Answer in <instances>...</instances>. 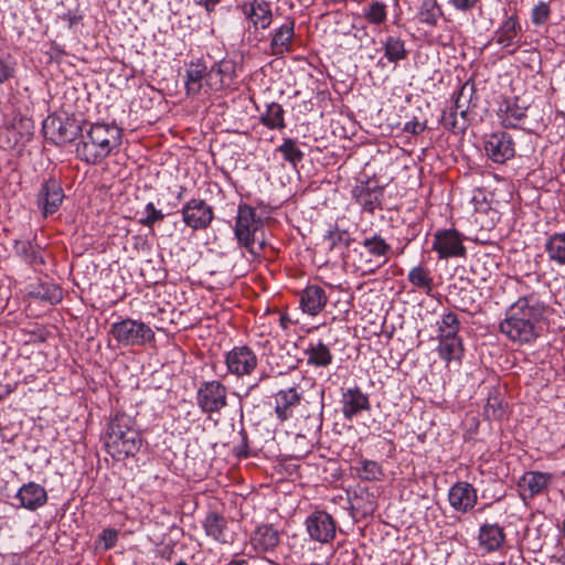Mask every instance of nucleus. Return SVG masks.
I'll return each instance as SVG.
<instances>
[{
  "label": "nucleus",
  "instance_id": "1",
  "mask_svg": "<svg viewBox=\"0 0 565 565\" xmlns=\"http://www.w3.org/2000/svg\"><path fill=\"white\" fill-rule=\"evenodd\" d=\"M546 306L535 294L520 297L505 312L500 322V331L510 340L519 343H532L540 335L537 323Z\"/></svg>",
  "mask_w": 565,
  "mask_h": 565
},
{
  "label": "nucleus",
  "instance_id": "2",
  "mask_svg": "<svg viewBox=\"0 0 565 565\" xmlns=\"http://www.w3.org/2000/svg\"><path fill=\"white\" fill-rule=\"evenodd\" d=\"M83 127L81 139L76 143L78 160L89 166L102 163L122 142V130L115 124L94 122Z\"/></svg>",
  "mask_w": 565,
  "mask_h": 565
},
{
  "label": "nucleus",
  "instance_id": "3",
  "mask_svg": "<svg viewBox=\"0 0 565 565\" xmlns=\"http://www.w3.org/2000/svg\"><path fill=\"white\" fill-rule=\"evenodd\" d=\"M142 445L141 434L131 416L116 414L109 422L105 436V448L116 460L134 457Z\"/></svg>",
  "mask_w": 565,
  "mask_h": 565
},
{
  "label": "nucleus",
  "instance_id": "4",
  "mask_svg": "<svg viewBox=\"0 0 565 565\" xmlns=\"http://www.w3.org/2000/svg\"><path fill=\"white\" fill-rule=\"evenodd\" d=\"M260 226L262 220L256 215L255 209L241 203L237 207L234 234L239 246L245 247L254 256L258 255L264 247V243L260 242L256 248V233Z\"/></svg>",
  "mask_w": 565,
  "mask_h": 565
},
{
  "label": "nucleus",
  "instance_id": "5",
  "mask_svg": "<svg viewBox=\"0 0 565 565\" xmlns=\"http://www.w3.org/2000/svg\"><path fill=\"white\" fill-rule=\"evenodd\" d=\"M109 334L124 347H141L152 342L156 337L147 323L131 318L111 323Z\"/></svg>",
  "mask_w": 565,
  "mask_h": 565
},
{
  "label": "nucleus",
  "instance_id": "6",
  "mask_svg": "<svg viewBox=\"0 0 565 565\" xmlns=\"http://www.w3.org/2000/svg\"><path fill=\"white\" fill-rule=\"evenodd\" d=\"M196 404L204 414L218 413L227 405V390L218 381L203 382L196 393Z\"/></svg>",
  "mask_w": 565,
  "mask_h": 565
},
{
  "label": "nucleus",
  "instance_id": "7",
  "mask_svg": "<svg viewBox=\"0 0 565 565\" xmlns=\"http://www.w3.org/2000/svg\"><path fill=\"white\" fill-rule=\"evenodd\" d=\"M309 537L318 543H331L337 534V522L331 514L323 510L311 512L305 522Z\"/></svg>",
  "mask_w": 565,
  "mask_h": 565
},
{
  "label": "nucleus",
  "instance_id": "8",
  "mask_svg": "<svg viewBox=\"0 0 565 565\" xmlns=\"http://www.w3.org/2000/svg\"><path fill=\"white\" fill-rule=\"evenodd\" d=\"M183 223L193 231L206 230L213 218V206L202 199L189 200L181 210Z\"/></svg>",
  "mask_w": 565,
  "mask_h": 565
},
{
  "label": "nucleus",
  "instance_id": "9",
  "mask_svg": "<svg viewBox=\"0 0 565 565\" xmlns=\"http://www.w3.org/2000/svg\"><path fill=\"white\" fill-rule=\"evenodd\" d=\"M64 190L57 179L44 180L36 195V205L44 217L56 213L64 201Z\"/></svg>",
  "mask_w": 565,
  "mask_h": 565
},
{
  "label": "nucleus",
  "instance_id": "10",
  "mask_svg": "<svg viewBox=\"0 0 565 565\" xmlns=\"http://www.w3.org/2000/svg\"><path fill=\"white\" fill-rule=\"evenodd\" d=\"M227 371L236 376L250 375L258 364L256 353L247 345L234 347L225 355Z\"/></svg>",
  "mask_w": 565,
  "mask_h": 565
},
{
  "label": "nucleus",
  "instance_id": "11",
  "mask_svg": "<svg viewBox=\"0 0 565 565\" xmlns=\"http://www.w3.org/2000/svg\"><path fill=\"white\" fill-rule=\"evenodd\" d=\"M433 249L438 253L440 259L465 257L467 254L462 237L456 230L436 232L433 241Z\"/></svg>",
  "mask_w": 565,
  "mask_h": 565
},
{
  "label": "nucleus",
  "instance_id": "12",
  "mask_svg": "<svg viewBox=\"0 0 565 565\" xmlns=\"http://www.w3.org/2000/svg\"><path fill=\"white\" fill-rule=\"evenodd\" d=\"M84 125L74 118L62 119L49 117L43 125L46 134H51L56 142H72L81 136Z\"/></svg>",
  "mask_w": 565,
  "mask_h": 565
},
{
  "label": "nucleus",
  "instance_id": "13",
  "mask_svg": "<svg viewBox=\"0 0 565 565\" xmlns=\"http://www.w3.org/2000/svg\"><path fill=\"white\" fill-rule=\"evenodd\" d=\"M484 150L487 156L495 163H504L515 154L514 141L505 131L490 135L484 142Z\"/></svg>",
  "mask_w": 565,
  "mask_h": 565
},
{
  "label": "nucleus",
  "instance_id": "14",
  "mask_svg": "<svg viewBox=\"0 0 565 565\" xmlns=\"http://www.w3.org/2000/svg\"><path fill=\"white\" fill-rule=\"evenodd\" d=\"M341 413L347 420H352L361 412H369L371 403L369 395L355 385L342 390L341 394Z\"/></svg>",
  "mask_w": 565,
  "mask_h": 565
},
{
  "label": "nucleus",
  "instance_id": "15",
  "mask_svg": "<svg viewBox=\"0 0 565 565\" xmlns=\"http://www.w3.org/2000/svg\"><path fill=\"white\" fill-rule=\"evenodd\" d=\"M205 534L222 545H231L234 542V533L230 530L227 519L216 512L209 511L202 522Z\"/></svg>",
  "mask_w": 565,
  "mask_h": 565
},
{
  "label": "nucleus",
  "instance_id": "16",
  "mask_svg": "<svg viewBox=\"0 0 565 565\" xmlns=\"http://www.w3.org/2000/svg\"><path fill=\"white\" fill-rule=\"evenodd\" d=\"M478 494L475 487L467 481H458L448 491L450 507L460 513L471 511L477 504Z\"/></svg>",
  "mask_w": 565,
  "mask_h": 565
},
{
  "label": "nucleus",
  "instance_id": "17",
  "mask_svg": "<svg viewBox=\"0 0 565 565\" xmlns=\"http://www.w3.org/2000/svg\"><path fill=\"white\" fill-rule=\"evenodd\" d=\"M522 36V26L516 15L507 17L500 24L492 38L501 47L509 49V54H514L520 49V39Z\"/></svg>",
  "mask_w": 565,
  "mask_h": 565
},
{
  "label": "nucleus",
  "instance_id": "18",
  "mask_svg": "<svg viewBox=\"0 0 565 565\" xmlns=\"http://www.w3.org/2000/svg\"><path fill=\"white\" fill-rule=\"evenodd\" d=\"M361 244L366 249L367 254L377 260L376 264H374L372 259L365 260V271L374 274L377 268L386 264L388 254L392 252V247L379 234L365 237Z\"/></svg>",
  "mask_w": 565,
  "mask_h": 565
},
{
  "label": "nucleus",
  "instance_id": "19",
  "mask_svg": "<svg viewBox=\"0 0 565 565\" xmlns=\"http://www.w3.org/2000/svg\"><path fill=\"white\" fill-rule=\"evenodd\" d=\"M553 480L554 476L550 472L526 471L518 483L521 489V497L526 500L542 494L547 490Z\"/></svg>",
  "mask_w": 565,
  "mask_h": 565
},
{
  "label": "nucleus",
  "instance_id": "20",
  "mask_svg": "<svg viewBox=\"0 0 565 565\" xmlns=\"http://www.w3.org/2000/svg\"><path fill=\"white\" fill-rule=\"evenodd\" d=\"M242 10L255 30H266L273 22V12L269 1L253 0L248 4H244Z\"/></svg>",
  "mask_w": 565,
  "mask_h": 565
},
{
  "label": "nucleus",
  "instance_id": "21",
  "mask_svg": "<svg viewBox=\"0 0 565 565\" xmlns=\"http://www.w3.org/2000/svg\"><path fill=\"white\" fill-rule=\"evenodd\" d=\"M249 542L256 553L273 552L280 543V533L271 524H262L252 533Z\"/></svg>",
  "mask_w": 565,
  "mask_h": 565
},
{
  "label": "nucleus",
  "instance_id": "22",
  "mask_svg": "<svg viewBox=\"0 0 565 565\" xmlns=\"http://www.w3.org/2000/svg\"><path fill=\"white\" fill-rule=\"evenodd\" d=\"M270 35V50L273 55L282 56L291 52L295 39V20H288L279 28L274 29Z\"/></svg>",
  "mask_w": 565,
  "mask_h": 565
},
{
  "label": "nucleus",
  "instance_id": "23",
  "mask_svg": "<svg viewBox=\"0 0 565 565\" xmlns=\"http://www.w3.org/2000/svg\"><path fill=\"white\" fill-rule=\"evenodd\" d=\"M328 301L326 291L318 285L307 286L300 295V307L303 312L316 316L326 307Z\"/></svg>",
  "mask_w": 565,
  "mask_h": 565
},
{
  "label": "nucleus",
  "instance_id": "24",
  "mask_svg": "<svg viewBox=\"0 0 565 565\" xmlns=\"http://www.w3.org/2000/svg\"><path fill=\"white\" fill-rule=\"evenodd\" d=\"M17 499L20 501L21 507L34 511L46 503L47 493L42 486L29 482L19 489Z\"/></svg>",
  "mask_w": 565,
  "mask_h": 565
},
{
  "label": "nucleus",
  "instance_id": "25",
  "mask_svg": "<svg viewBox=\"0 0 565 565\" xmlns=\"http://www.w3.org/2000/svg\"><path fill=\"white\" fill-rule=\"evenodd\" d=\"M235 75V64L232 61H220L215 63L206 74V84L215 90L230 85Z\"/></svg>",
  "mask_w": 565,
  "mask_h": 565
},
{
  "label": "nucleus",
  "instance_id": "26",
  "mask_svg": "<svg viewBox=\"0 0 565 565\" xmlns=\"http://www.w3.org/2000/svg\"><path fill=\"white\" fill-rule=\"evenodd\" d=\"M479 544L488 553L499 551L505 543L504 529L499 524H483L479 530Z\"/></svg>",
  "mask_w": 565,
  "mask_h": 565
},
{
  "label": "nucleus",
  "instance_id": "27",
  "mask_svg": "<svg viewBox=\"0 0 565 565\" xmlns=\"http://www.w3.org/2000/svg\"><path fill=\"white\" fill-rule=\"evenodd\" d=\"M301 395L296 388L281 390L275 397V414L280 422H285L292 416V408L299 405Z\"/></svg>",
  "mask_w": 565,
  "mask_h": 565
},
{
  "label": "nucleus",
  "instance_id": "28",
  "mask_svg": "<svg viewBox=\"0 0 565 565\" xmlns=\"http://www.w3.org/2000/svg\"><path fill=\"white\" fill-rule=\"evenodd\" d=\"M438 339V354L447 363L460 361L463 355V344L459 335H444Z\"/></svg>",
  "mask_w": 565,
  "mask_h": 565
},
{
  "label": "nucleus",
  "instance_id": "29",
  "mask_svg": "<svg viewBox=\"0 0 565 565\" xmlns=\"http://www.w3.org/2000/svg\"><path fill=\"white\" fill-rule=\"evenodd\" d=\"M307 364L313 367H328L333 361L330 348L322 341L310 342L305 350Z\"/></svg>",
  "mask_w": 565,
  "mask_h": 565
},
{
  "label": "nucleus",
  "instance_id": "30",
  "mask_svg": "<svg viewBox=\"0 0 565 565\" xmlns=\"http://www.w3.org/2000/svg\"><path fill=\"white\" fill-rule=\"evenodd\" d=\"M382 49L384 51V58L394 65L406 60L408 55L405 41L401 36L394 34L387 35L382 41Z\"/></svg>",
  "mask_w": 565,
  "mask_h": 565
},
{
  "label": "nucleus",
  "instance_id": "31",
  "mask_svg": "<svg viewBox=\"0 0 565 565\" xmlns=\"http://www.w3.org/2000/svg\"><path fill=\"white\" fill-rule=\"evenodd\" d=\"M259 121L268 129L282 130L286 127L282 106L278 103L267 104L265 113L259 117Z\"/></svg>",
  "mask_w": 565,
  "mask_h": 565
},
{
  "label": "nucleus",
  "instance_id": "32",
  "mask_svg": "<svg viewBox=\"0 0 565 565\" xmlns=\"http://www.w3.org/2000/svg\"><path fill=\"white\" fill-rule=\"evenodd\" d=\"M382 188L363 185L358 189L355 194L356 202L363 207V210L373 213L376 207L381 206Z\"/></svg>",
  "mask_w": 565,
  "mask_h": 565
},
{
  "label": "nucleus",
  "instance_id": "33",
  "mask_svg": "<svg viewBox=\"0 0 565 565\" xmlns=\"http://www.w3.org/2000/svg\"><path fill=\"white\" fill-rule=\"evenodd\" d=\"M443 17V10L437 0H423L418 8L417 20L428 26H436Z\"/></svg>",
  "mask_w": 565,
  "mask_h": 565
},
{
  "label": "nucleus",
  "instance_id": "34",
  "mask_svg": "<svg viewBox=\"0 0 565 565\" xmlns=\"http://www.w3.org/2000/svg\"><path fill=\"white\" fill-rule=\"evenodd\" d=\"M206 66L192 63L186 70L185 89L188 95L195 96L201 92L203 78L206 76Z\"/></svg>",
  "mask_w": 565,
  "mask_h": 565
},
{
  "label": "nucleus",
  "instance_id": "35",
  "mask_svg": "<svg viewBox=\"0 0 565 565\" xmlns=\"http://www.w3.org/2000/svg\"><path fill=\"white\" fill-rule=\"evenodd\" d=\"M526 108L519 106L515 102L504 100L499 108V114L505 127H516V122L525 118Z\"/></svg>",
  "mask_w": 565,
  "mask_h": 565
},
{
  "label": "nucleus",
  "instance_id": "36",
  "mask_svg": "<svg viewBox=\"0 0 565 565\" xmlns=\"http://www.w3.org/2000/svg\"><path fill=\"white\" fill-rule=\"evenodd\" d=\"M407 279L414 287L426 295H430L434 282L428 268L420 265L413 267L407 275Z\"/></svg>",
  "mask_w": 565,
  "mask_h": 565
},
{
  "label": "nucleus",
  "instance_id": "37",
  "mask_svg": "<svg viewBox=\"0 0 565 565\" xmlns=\"http://www.w3.org/2000/svg\"><path fill=\"white\" fill-rule=\"evenodd\" d=\"M14 249L28 264L35 265L44 263L41 255V246L33 241H15Z\"/></svg>",
  "mask_w": 565,
  "mask_h": 565
},
{
  "label": "nucleus",
  "instance_id": "38",
  "mask_svg": "<svg viewBox=\"0 0 565 565\" xmlns=\"http://www.w3.org/2000/svg\"><path fill=\"white\" fill-rule=\"evenodd\" d=\"M545 250L548 258L559 265L565 264V232L555 233L547 239Z\"/></svg>",
  "mask_w": 565,
  "mask_h": 565
},
{
  "label": "nucleus",
  "instance_id": "39",
  "mask_svg": "<svg viewBox=\"0 0 565 565\" xmlns=\"http://www.w3.org/2000/svg\"><path fill=\"white\" fill-rule=\"evenodd\" d=\"M363 17L374 25H381L387 20V6L381 1H371L363 8Z\"/></svg>",
  "mask_w": 565,
  "mask_h": 565
},
{
  "label": "nucleus",
  "instance_id": "40",
  "mask_svg": "<svg viewBox=\"0 0 565 565\" xmlns=\"http://www.w3.org/2000/svg\"><path fill=\"white\" fill-rule=\"evenodd\" d=\"M440 122L444 128L454 134H462L469 126L468 119H460L457 109H446L443 111Z\"/></svg>",
  "mask_w": 565,
  "mask_h": 565
},
{
  "label": "nucleus",
  "instance_id": "41",
  "mask_svg": "<svg viewBox=\"0 0 565 565\" xmlns=\"http://www.w3.org/2000/svg\"><path fill=\"white\" fill-rule=\"evenodd\" d=\"M356 471L359 478L364 481H379L384 475L382 466L369 459H362Z\"/></svg>",
  "mask_w": 565,
  "mask_h": 565
},
{
  "label": "nucleus",
  "instance_id": "42",
  "mask_svg": "<svg viewBox=\"0 0 565 565\" xmlns=\"http://www.w3.org/2000/svg\"><path fill=\"white\" fill-rule=\"evenodd\" d=\"M277 151L282 154V158L297 167L303 160L305 153L298 148L296 141L291 138L284 139L282 143L277 148Z\"/></svg>",
  "mask_w": 565,
  "mask_h": 565
},
{
  "label": "nucleus",
  "instance_id": "43",
  "mask_svg": "<svg viewBox=\"0 0 565 565\" xmlns=\"http://www.w3.org/2000/svg\"><path fill=\"white\" fill-rule=\"evenodd\" d=\"M438 324V334L437 337L444 335H458L460 329V321L456 313L447 312L444 313L441 320L437 322Z\"/></svg>",
  "mask_w": 565,
  "mask_h": 565
},
{
  "label": "nucleus",
  "instance_id": "44",
  "mask_svg": "<svg viewBox=\"0 0 565 565\" xmlns=\"http://www.w3.org/2000/svg\"><path fill=\"white\" fill-rule=\"evenodd\" d=\"M324 241L329 244V249H334L339 244H344L345 247H349L352 239L349 236L347 231H341L339 228H334L329 231L324 235Z\"/></svg>",
  "mask_w": 565,
  "mask_h": 565
},
{
  "label": "nucleus",
  "instance_id": "45",
  "mask_svg": "<svg viewBox=\"0 0 565 565\" xmlns=\"http://www.w3.org/2000/svg\"><path fill=\"white\" fill-rule=\"evenodd\" d=\"M145 212L147 215L139 221L143 226L152 227L156 223L161 222L164 218L162 211L156 209L152 202H149L146 205Z\"/></svg>",
  "mask_w": 565,
  "mask_h": 565
},
{
  "label": "nucleus",
  "instance_id": "46",
  "mask_svg": "<svg viewBox=\"0 0 565 565\" xmlns=\"http://www.w3.org/2000/svg\"><path fill=\"white\" fill-rule=\"evenodd\" d=\"M551 14V9L547 2L541 1L533 9L531 14L532 23L535 25L544 24Z\"/></svg>",
  "mask_w": 565,
  "mask_h": 565
},
{
  "label": "nucleus",
  "instance_id": "47",
  "mask_svg": "<svg viewBox=\"0 0 565 565\" xmlns=\"http://www.w3.org/2000/svg\"><path fill=\"white\" fill-rule=\"evenodd\" d=\"M15 75V63L10 58H0V84H3Z\"/></svg>",
  "mask_w": 565,
  "mask_h": 565
},
{
  "label": "nucleus",
  "instance_id": "48",
  "mask_svg": "<svg viewBox=\"0 0 565 565\" xmlns=\"http://www.w3.org/2000/svg\"><path fill=\"white\" fill-rule=\"evenodd\" d=\"M486 413L488 416L493 418H500L503 416L504 411L501 406V399L497 395L488 397Z\"/></svg>",
  "mask_w": 565,
  "mask_h": 565
},
{
  "label": "nucleus",
  "instance_id": "49",
  "mask_svg": "<svg viewBox=\"0 0 565 565\" xmlns=\"http://www.w3.org/2000/svg\"><path fill=\"white\" fill-rule=\"evenodd\" d=\"M58 18L66 22L70 30H73L83 20V15L78 12V10H67L63 14L58 15Z\"/></svg>",
  "mask_w": 565,
  "mask_h": 565
},
{
  "label": "nucleus",
  "instance_id": "50",
  "mask_svg": "<svg viewBox=\"0 0 565 565\" xmlns=\"http://www.w3.org/2000/svg\"><path fill=\"white\" fill-rule=\"evenodd\" d=\"M118 540V532L115 529H105L100 535L99 541L104 543L105 550L114 547Z\"/></svg>",
  "mask_w": 565,
  "mask_h": 565
},
{
  "label": "nucleus",
  "instance_id": "51",
  "mask_svg": "<svg viewBox=\"0 0 565 565\" xmlns=\"http://www.w3.org/2000/svg\"><path fill=\"white\" fill-rule=\"evenodd\" d=\"M42 298L49 300L51 303H57L63 298L62 289L56 286H51L46 288Z\"/></svg>",
  "mask_w": 565,
  "mask_h": 565
},
{
  "label": "nucleus",
  "instance_id": "52",
  "mask_svg": "<svg viewBox=\"0 0 565 565\" xmlns=\"http://www.w3.org/2000/svg\"><path fill=\"white\" fill-rule=\"evenodd\" d=\"M479 0H449V3L459 11H469L473 9Z\"/></svg>",
  "mask_w": 565,
  "mask_h": 565
},
{
  "label": "nucleus",
  "instance_id": "53",
  "mask_svg": "<svg viewBox=\"0 0 565 565\" xmlns=\"http://www.w3.org/2000/svg\"><path fill=\"white\" fill-rule=\"evenodd\" d=\"M425 128L426 125L424 122H419L418 120H411L405 124L403 130L413 135H418L423 132Z\"/></svg>",
  "mask_w": 565,
  "mask_h": 565
},
{
  "label": "nucleus",
  "instance_id": "54",
  "mask_svg": "<svg viewBox=\"0 0 565 565\" xmlns=\"http://www.w3.org/2000/svg\"><path fill=\"white\" fill-rule=\"evenodd\" d=\"M221 0H198L196 4L203 7L209 13L214 11Z\"/></svg>",
  "mask_w": 565,
  "mask_h": 565
},
{
  "label": "nucleus",
  "instance_id": "55",
  "mask_svg": "<svg viewBox=\"0 0 565 565\" xmlns=\"http://www.w3.org/2000/svg\"><path fill=\"white\" fill-rule=\"evenodd\" d=\"M462 95H463V87L457 93V96H456L454 105H451L449 107L450 109H457V111H458V110H460L462 108L468 107L465 103L461 102Z\"/></svg>",
  "mask_w": 565,
  "mask_h": 565
},
{
  "label": "nucleus",
  "instance_id": "56",
  "mask_svg": "<svg viewBox=\"0 0 565 565\" xmlns=\"http://www.w3.org/2000/svg\"><path fill=\"white\" fill-rule=\"evenodd\" d=\"M473 305V300L471 297L469 299H466L465 297L461 299L460 305H457L456 307L461 311H469L470 306Z\"/></svg>",
  "mask_w": 565,
  "mask_h": 565
},
{
  "label": "nucleus",
  "instance_id": "57",
  "mask_svg": "<svg viewBox=\"0 0 565 565\" xmlns=\"http://www.w3.org/2000/svg\"><path fill=\"white\" fill-rule=\"evenodd\" d=\"M267 377H268V374H267L266 372H264V373L262 374V376L259 377V380H258L256 383L252 384V385L248 387V392H250V391L255 390L256 387H258L259 383H260L262 381L266 380Z\"/></svg>",
  "mask_w": 565,
  "mask_h": 565
},
{
  "label": "nucleus",
  "instance_id": "58",
  "mask_svg": "<svg viewBox=\"0 0 565 565\" xmlns=\"http://www.w3.org/2000/svg\"><path fill=\"white\" fill-rule=\"evenodd\" d=\"M172 555H173V550L172 548H164L161 552V556L167 558V559H171Z\"/></svg>",
  "mask_w": 565,
  "mask_h": 565
},
{
  "label": "nucleus",
  "instance_id": "59",
  "mask_svg": "<svg viewBox=\"0 0 565 565\" xmlns=\"http://www.w3.org/2000/svg\"><path fill=\"white\" fill-rule=\"evenodd\" d=\"M458 117L460 119H468V107L458 110Z\"/></svg>",
  "mask_w": 565,
  "mask_h": 565
},
{
  "label": "nucleus",
  "instance_id": "60",
  "mask_svg": "<svg viewBox=\"0 0 565 565\" xmlns=\"http://www.w3.org/2000/svg\"><path fill=\"white\" fill-rule=\"evenodd\" d=\"M184 191H185V188L180 186V191H179V193H178V195H177L178 200H181V199H182V196H183V192H184Z\"/></svg>",
  "mask_w": 565,
  "mask_h": 565
},
{
  "label": "nucleus",
  "instance_id": "61",
  "mask_svg": "<svg viewBox=\"0 0 565 565\" xmlns=\"http://www.w3.org/2000/svg\"><path fill=\"white\" fill-rule=\"evenodd\" d=\"M174 565H189L185 561L180 559Z\"/></svg>",
  "mask_w": 565,
  "mask_h": 565
},
{
  "label": "nucleus",
  "instance_id": "62",
  "mask_svg": "<svg viewBox=\"0 0 565 565\" xmlns=\"http://www.w3.org/2000/svg\"><path fill=\"white\" fill-rule=\"evenodd\" d=\"M142 2H147L148 0H141Z\"/></svg>",
  "mask_w": 565,
  "mask_h": 565
}]
</instances>
